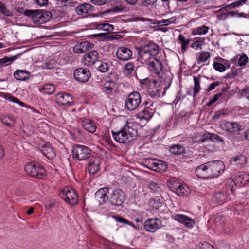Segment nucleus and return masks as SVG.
Here are the masks:
<instances>
[{"mask_svg":"<svg viewBox=\"0 0 249 249\" xmlns=\"http://www.w3.org/2000/svg\"><path fill=\"white\" fill-rule=\"evenodd\" d=\"M139 58L142 63H145L148 69L151 72L160 76L163 73L162 65L161 61L155 58L159 53L158 46L155 43L150 42L138 48Z\"/></svg>","mask_w":249,"mask_h":249,"instance_id":"nucleus-1","label":"nucleus"},{"mask_svg":"<svg viewBox=\"0 0 249 249\" xmlns=\"http://www.w3.org/2000/svg\"><path fill=\"white\" fill-rule=\"evenodd\" d=\"M131 123L127 122L125 125L117 132L112 131L113 139L120 143H127L135 138L137 130Z\"/></svg>","mask_w":249,"mask_h":249,"instance_id":"nucleus-2","label":"nucleus"},{"mask_svg":"<svg viewBox=\"0 0 249 249\" xmlns=\"http://www.w3.org/2000/svg\"><path fill=\"white\" fill-rule=\"evenodd\" d=\"M24 14L31 18L33 22L36 24H41L49 21L52 18V13L42 10H26Z\"/></svg>","mask_w":249,"mask_h":249,"instance_id":"nucleus-3","label":"nucleus"},{"mask_svg":"<svg viewBox=\"0 0 249 249\" xmlns=\"http://www.w3.org/2000/svg\"><path fill=\"white\" fill-rule=\"evenodd\" d=\"M142 162L147 168L158 172L165 171L168 168L165 162L154 159L144 158Z\"/></svg>","mask_w":249,"mask_h":249,"instance_id":"nucleus-4","label":"nucleus"},{"mask_svg":"<svg viewBox=\"0 0 249 249\" xmlns=\"http://www.w3.org/2000/svg\"><path fill=\"white\" fill-rule=\"evenodd\" d=\"M171 189L179 196H188L190 193L189 187L185 184L179 182L177 179L171 178L169 181Z\"/></svg>","mask_w":249,"mask_h":249,"instance_id":"nucleus-5","label":"nucleus"},{"mask_svg":"<svg viewBox=\"0 0 249 249\" xmlns=\"http://www.w3.org/2000/svg\"><path fill=\"white\" fill-rule=\"evenodd\" d=\"M221 126L223 130L229 132V139L231 140L236 139L239 131L241 130V126L236 123L223 121Z\"/></svg>","mask_w":249,"mask_h":249,"instance_id":"nucleus-6","label":"nucleus"},{"mask_svg":"<svg viewBox=\"0 0 249 249\" xmlns=\"http://www.w3.org/2000/svg\"><path fill=\"white\" fill-rule=\"evenodd\" d=\"M141 96L137 91L130 93L126 98L125 106L129 110H134L137 108L141 102Z\"/></svg>","mask_w":249,"mask_h":249,"instance_id":"nucleus-7","label":"nucleus"},{"mask_svg":"<svg viewBox=\"0 0 249 249\" xmlns=\"http://www.w3.org/2000/svg\"><path fill=\"white\" fill-rule=\"evenodd\" d=\"M60 197L70 205L78 203V196L75 191L70 188H64L59 194Z\"/></svg>","mask_w":249,"mask_h":249,"instance_id":"nucleus-8","label":"nucleus"},{"mask_svg":"<svg viewBox=\"0 0 249 249\" xmlns=\"http://www.w3.org/2000/svg\"><path fill=\"white\" fill-rule=\"evenodd\" d=\"M108 202L112 205L116 206H121L125 200L124 193L121 189H118L113 190L107 197Z\"/></svg>","mask_w":249,"mask_h":249,"instance_id":"nucleus-9","label":"nucleus"},{"mask_svg":"<svg viewBox=\"0 0 249 249\" xmlns=\"http://www.w3.org/2000/svg\"><path fill=\"white\" fill-rule=\"evenodd\" d=\"M91 155L90 150L86 146L76 145L72 150V155L74 159L78 160H83L88 159Z\"/></svg>","mask_w":249,"mask_h":249,"instance_id":"nucleus-10","label":"nucleus"},{"mask_svg":"<svg viewBox=\"0 0 249 249\" xmlns=\"http://www.w3.org/2000/svg\"><path fill=\"white\" fill-rule=\"evenodd\" d=\"M24 169L28 175L36 178H41L45 173V170L43 167L37 166L32 163H28L25 166Z\"/></svg>","mask_w":249,"mask_h":249,"instance_id":"nucleus-11","label":"nucleus"},{"mask_svg":"<svg viewBox=\"0 0 249 249\" xmlns=\"http://www.w3.org/2000/svg\"><path fill=\"white\" fill-rule=\"evenodd\" d=\"M209 167V161L197 166L195 170L196 175L202 178H212V172Z\"/></svg>","mask_w":249,"mask_h":249,"instance_id":"nucleus-12","label":"nucleus"},{"mask_svg":"<svg viewBox=\"0 0 249 249\" xmlns=\"http://www.w3.org/2000/svg\"><path fill=\"white\" fill-rule=\"evenodd\" d=\"M161 227V221L157 218L148 219L144 223V229L150 232H155Z\"/></svg>","mask_w":249,"mask_h":249,"instance_id":"nucleus-13","label":"nucleus"},{"mask_svg":"<svg viewBox=\"0 0 249 249\" xmlns=\"http://www.w3.org/2000/svg\"><path fill=\"white\" fill-rule=\"evenodd\" d=\"M73 75L77 81L84 83L89 80L91 75L88 69L79 68L74 71Z\"/></svg>","mask_w":249,"mask_h":249,"instance_id":"nucleus-14","label":"nucleus"},{"mask_svg":"<svg viewBox=\"0 0 249 249\" xmlns=\"http://www.w3.org/2000/svg\"><path fill=\"white\" fill-rule=\"evenodd\" d=\"M212 177H218L225 169V165L221 160H213L209 161Z\"/></svg>","mask_w":249,"mask_h":249,"instance_id":"nucleus-15","label":"nucleus"},{"mask_svg":"<svg viewBox=\"0 0 249 249\" xmlns=\"http://www.w3.org/2000/svg\"><path fill=\"white\" fill-rule=\"evenodd\" d=\"M162 89V87L157 80H153L149 84L148 93L151 97L157 98L160 96Z\"/></svg>","mask_w":249,"mask_h":249,"instance_id":"nucleus-16","label":"nucleus"},{"mask_svg":"<svg viewBox=\"0 0 249 249\" xmlns=\"http://www.w3.org/2000/svg\"><path fill=\"white\" fill-rule=\"evenodd\" d=\"M98 55V53L94 50L86 53L83 57V63L85 65H92L97 61Z\"/></svg>","mask_w":249,"mask_h":249,"instance_id":"nucleus-17","label":"nucleus"},{"mask_svg":"<svg viewBox=\"0 0 249 249\" xmlns=\"http://www.w3.org/2000/svg\"><path fill=\"white\" fill-rule=\"evenodd\" d=\"M116 55L117 58L121 61H127L132 57V53L129 49L121 47L117 49Z\"/></svg>","mask_w":249,"mask_h":249,"instance_id":"nucleus-18","label":"nucleus"},{"mask_svg":"<svg viewBox=\"0 0 249 249\" xmlns=\"http://www.w3.org/2000/svg\"><path fill=\"white\" fill-rule=\"evenodd\" d=\"M55 102L61 106H70L73 103L71 95L65 93H59L57 94L56 95Z\"/></svg>","mask_w":249,"mask_h":249,"instance_id":"nucleus-19","label":"nucleus"},{"mask_svg":"<svg viewBox=\"0 0 249 249\" xmlns=\"http://www.w3.org/2000/svg\"><path fill=\"white\" fill-rule=\"evenodd\" d=\"M75 9L78 15L85 16L90 14L93 11L94 7L89 3H84L78 6Z\"/></svg>","mask_w":249,"mask_h":249,"instance_id":"nucleus-20","label":"nucleus"},{"mask_svg":"<svg viewBox=\"0 0 249 249\" xmlns=\"http://www.w3.org/2000/svg\"><path fill=\"white\" fill-rule=\"evenodd\" d=\"M234 182L236 185H245L249 180V176L244 172H237L235 174Z\"/></svg>","mask_w":249,"mask_h":249,"instance_id":"nucleus-21","label":"nucleus"},{"mask_svg":"<svg viewBox=\"0 0 249 249\" xmlns=\"http://www.w3.org/2000/svg\"><path fill=\"white\" fill-rule=\"evenodd\" d=\"M174 219L183 223L188 228H192L195 224V222L193 219L184 215L176 214L174 216Z\"/></svg>","mask_w":249,"mask_h":249,"instance_id":"nucleus-22","label":"nucleus"},{"mask_svg":"<svg viewBox=\"0 0 249 249\" xmlns=\"http://www.w3.org/2000/svg\"><path fill=\"white\" fill-rule=\"evenodd\" d=\"M101 164L100 159L98 157L94 158L92 161L89 162L88 165V171L90 174H95L99 169Z\"/></svg>","mask_w":249,"mask_h":249,"instance_id":"nucleus-23","label":"nucleus"},{"mask_svg":"<svg viewBox=\"0 0 249 249\" xmlns=\"http://www.w3.org/2000/svg\"><path fill=\"white\" fill-rule=\"evenodd\" d=\"M40 151L42 154L49 159H53L55 157L53 148L49 144L42 146Z\"/></svg>","mask_w":249,"mask_h":249,"instance_id":"nucleus-24","label":"nucleus"},{"mask_svg":"<svg viewBox=\"0 0 249 249\" xmlns=\"http://www.w3.org/2000/svg\"><path fill=\"white\" fill-rule=\"evenodd\" d=\"M93 27L98 30H102L109 34L114 30L113 26L108 23L95 22L93 24Z\"/></svg>","mask_w":249,"mask_h":249,"instance_id":"nucleus-25","label":"nucleus"},{"mask_svg":"<svg viewBox=\"0 0 249 249\" xmlns=\"http://www.w3.org/2000/svg\"><path fill=\"white\" fill-rule=\"evenodd\" d=\"M108 192V188L104 187L101 188L96 193L95 196L97 199L100 203L106 202L107 200V194Z\"/></svg>","mask_w":249,"mask_h":249,"instance_id":"nucleus-26","label":"nucleus"},{"mask_svg":"<svg viewBox=\"0 0 249 249\" xmlns=\"http://www.w3.org/2000/svg\"><path fill=\"white\" fill-rule=\"evenodd\" d=\"M30 73L27 71L18 70L14 73V77L18 80L25 81L30 77Z\"/></svg>","mask_w":249,"mask_h":249,"instance_id":"nucleus-27","label":"nucleus"},{"mask_svg":"<svg viewBox=\"0 0 249 249\" xmlns=\"http://www.w3.org/2000/svg\"><path fill=\"white\" fill-rule=\"evenodd\" d=\"M83 127L89 132L93 133L95 131L96 126L93 121L85 118L82 122Z\"/></svg>","mask_w":249,"mask_h":249,"instance_id":"nucleus-28","label":"nucleus"},{"mask_svg":"<svg viewBox=\"0 0 249 249\" xmlns=\"http://www.w3.org/2000/svg\"><path fill=\"white\" fill-rule=\"evenodd\" d=\"M231 162L233 165L241 166L246 163L247 159L245 156L238 155L232 158Z\"/></svg>","mask_w":249,"mask_h":249,"instance_id":"nucleus-29","label":"nucleus"},{"mask_svg":"<svg viewBox=\"0 0 249 249\" xmlns=\"http://www.w3.org/2000/svg\"><path fill=\"white\" fill-rule=\"evenodd\" d=\"M116 84L111 81H107L102 88L103 91L107 94H111L116 89Z\"/></svg>","mask_w":249,"mask_h":249,"instance_id":"nucleus-30","label":"nucleus"},{"mask_svg":"<svg viewBox=\"0 0 249 249\" xmlns=\"http://www.w3.org/2000/svg\"><path fill=\"white\" fill-rule=\"evenodd\" d=\"M158 77L161 79L160 81V84L161 87L162 88L164 86L163 89H164V92H165L166 90L168 89L171 85V81L170 78L166 74H164L163 73H162L160 76Z\"/></svg>","mask_w":249,"mask_h":249,"instance_id":"nucleus-31","label":"nucleus"},{"mask_svg":"<svg viewBox=\"0 0 249 249\" xmlns=\"http://www.w3.org/2000/svg\"><path fill=\"white\" fill-rule=\"evenodd\" d=\"M185 148L180 144H175L170 148V151L174 155H179L185 152Z\"/></svg>","mask_w":249,"mask_h":249,"instance_id":"nucleus-32","label":"nucleus"},{"mask_svg":"<svg viewBox=\"0 0 249 249\" xmlns=\"http://www.w3.org/2000/svg\"><path fill=\"white\" fill-rule=\"evenodd\" d=\"M1 120L4 125L10 128L14 125L15 122L14 118L9 116H3L1 117Z\"/></svg>","mask_w":249,"mask_h":249,"instance_id":"nucleus-33","label":"nucleus"},{"mask_svg":"<svg viewBox=\"0 0 249 249\" xmlns=\"http://www.w3.org/2000/svg\"><path fill=\"white\" fill-rule=\"evenodd\" d=\"M153 112L151 110L149 111V109L146 108L144 109L141 113L139 115L140 120H145L147 121L149 120L153 116Z\"/></svg>","mask_w":249,"mask_h":249,"instance_id":"nucleus-34","label":"nucleus"},{"mask_svg":"<svg viewBox=\"0 0 249 249\" xmlns=\"http://www.w3.org/2000/svg\"><path fill=\"white\" fill-rule=\"evenodd\" d=\"M193 78L194 81V87L193 96L194 98H195L196 96L197 93L199 92L201 88L200 86L199 78L196 76H194Z\"/></svg>","mask_w":249,"mask_h":249,"instance_id":"nucleus-35","label":"nucleus"},{"mask_svg":"<svg viewBox=\"0 0 249 249\" xmlns=\"http://www.w3.org/2000/svg\"><path fill=\"white\" fill-rule=\"evenodd\" d=\"M41 91H43L44 94H51L55 90V88L52 84H45L40 89Z\"/></svg>","mask_w":249,"mask_h":249,"instance_id":"nucleus-36","label":"nucleus"},{"mask_svg":"<svg viewBox=\"0 0 249 249\" xmlns=\"http://www.w3.org/2000/svg\"><path fill=\"white\" fill-rule=\"evenodd\" d=\"M176 20L177 18L176 17H173L167 19H163L160 21H159L157 22V24L158 26H167L175 23Z\"/></svg>","mask_w":249,"mask_h":249,"instance_id":"nucleus-37","label":"nucleus"},{"mask_svg":"<svg viewBox=\"0 0 249 249\" xmlns=\"http://www.w3.org/2000/svg\"><path fill=\"white\" fill-rule=\"evenodd\" d=\"M208 27L205 26H202L195 28L193 31V34L199 35H205L208 32Z\"/></svg>","mask_w":249,"mask_h":249,"instance_id":"nucleus-38","label":"nucleus"},{"mask_svg":"<svg viewBox=\"0 0 249 249\" xmlns=\"http://www.w3.org/2000/svg\"><path fill=\"white\" fill-rule=\"evenodd\" d=\"M18 57V55H15L11 57H4V58L0 59V64L1 65L7 66L12 63L15 61Z\"/></svg>","mask_w":249,"mask_h":249,"instance_id":"nucleus-39","label":"nucleus"},{"mask_svg":"<svg viewBox=\"0 0 249 249\" xmlns=\"http://www.w3.org/2000/svg\"><path fill=\"white\" fill-rule=\"evenodd\" d=\"M178 40L181 42V50L184 52L186 51L187 45L189 43L190 40L189 39H186L185 37L181 34H180L178 36Z\"/></svg>","mask_w":249,"mask_h":249,"instance_id":"nucleus-40","label":"nucleus"},{"mask_svg":"<svg viewBox=\"0 0 249 249\" xmlns=\"http://www.w3.org/2000/svg\"><path fill=\"white\" fill-rule=\"evenodd\" d=\"M225 200V196L222 192L216 193L213 197V201L220 204L223 203Z\"/></svg>","mask_w":249,"mask_h":249,"instance_id":"nucleus-41","label":"nucleus"},{"mask_svg":"<svg viewBox=\"0 0 249 249\" xmlns=\"http://www.w3.org/2000/svg\"><path fill=\"white\" fill-rule=\"evenodd\" d=\"M148 187L153 192H158L160 190V184L156 181H151L148 182Z\"/></svg>","mask_w":249,"mask_h":249,"instance_id":"nucleus-42","label":"nucleus"},{"mask_svg":"<svg viewBox=\"0 0 249 249\" xmlns=\"http://www.w3.org/2000/svg\"><path fill=\"white\" fill-rule=\"evenodd\" d=\"M4 98L6 100H9L13 103H17L20 105L21 106H24L25 104L20 101L18 99H17L16 97L12 96L10 94L7 93L4 95Z\"/></svg>","mask_w":249,"mask_h":249,"instance_id":"nucleus-43","label":"nucleus"},{"mask_svg":"<svg viewBox=\"0 0 249 249\" xmlns=\"http://www.w3.org/2000/svg\"><path fill=\"white\" fill-rule=\"evenodd\" d=\"M213 134L207 133L203 134L198 140V142H204L208 141L213 142Z\"/></svg>","mask_w":249,"mask_h":249,"instance_id":"nucleus-44","label":"nucleus"},{"mask_svg":"<svg viewBox=\"0 0 249 249\" xmlns=\"http://www.w3.org/2000/svg\"><path fill=\"white\" fill-rule=\"evenodd\" d=\"M210 57V55L208 52H202L197 59V63L206 62Z\"/></svg>","mask_w":249,"mask_h":249,"instance_id":"nucleus-45","label":"nucleus"},{"mask_svg":"<svg viewBox=\"0 0 249 249\" xmlns=\"http://www.w3.org/2000/svg\"><path fill=\"white\" fill-rule=\"evenodd\" d=\"M0 12L5 16L11 17L13 16V13L11 11L9 10L4 4L0 1Z\"/></svg>","mask_w":249,"mask_h":249,"instance_id":"nucleus-46","label":"nucleus"},{"mask_svg":"<svg viewBox=\"0 0 249 249\" xmlns=\"http://www.w3.org/2000/svg\"><path fill=\"white\" fill-rule=\"evenodd\" d=\"M248 61V57L245 54H243L240 56L238 61V64L240 66H244L246 65Z\"/></svg>","mask_w":249,"mask_h":249,"instance_id":"nucleus-47","label":"nucleus"},{"mask_svg":"<svg viewBox=\"0 0 249 249\" xmlns=\"http://www.w3.org/2000/svg\"><path fill=\"white\" fill-rule=\"evenodd\" d=\"M113 218L117 222H118L119 223H124L125 224L131 226L134 228H136V226L133 223L131 222L130 221L125 219L117 216H114Z\"/></svg>","mask_w":249,"mask_h":249,"instance_id":"nucleus-48","label":"nucleus"},{"mask_svg":"<svg viewBox=\"0 0 249 249\" xmlns=\"http://www.w3.org/2000/svg\"><path fill=\"white\" fill-rule=\"evenodd\" d=\"M213 66L214 69L215 70H216L219 72H223L226 70V68H225V67L224 66V65L223 64L220 63L214 62L213 64Z\"/></svg>","mask_w":249,"mask_h":249,"instance_id":"nucleus-49","label":"nucleus"},{"mask_svg":"<svg viewBox=\"0 0 249 249\" xmlns=\"http://www.w3.org/2000/svg\"><path fill=\"white\" fill-rule=\"evenodd\" d=\"M54 65H55L54 61L53 60H50L45 62L44 63L43 67L45 69H52L54 67Z\"/></svg>","mask_w":249,"mask_h":249,"instance_id":"nucleus-50","label":"nucleus"},{"mask_svg":"<svg viewBox=\"0 0 249 249\" xmlns=\"http://www.w3.org/2000/svg\"><path fill=\"white\" fill-rule=\"evenodd\" d=\"M213 247L207 242L198 245L196 249H213Z\"/></svg>","mask_w":249,"mask_h":249,"instance_id":"nucleus-51","label":"nucleus"},{"mask_svg":"<svg viewBox=\"0 0 249 249\" xmlns=\"http://www.w3.org/2000/svg\"><path fill=\"white\" fill-rule=\"evenodd\" d=\"M73 51L77 53H81L85 52V50L82 47L81 43H80L73 47Z\"/></svg>","mask_w":249,"mask_h":249,"instance_id":"nucleus-52","label":"nucleus"},{"mask_svg":"<svg viewBox=\"0 0 249 249\" xmlns=\"http://www.w3.org/2000/svg\"><path fill=\"white\" fill-rule=\"evenodd\" d=\"M226 113L224 109L220 110L215 111L213 116L214 119H218L220 118L223 117L225 116Z\"/></svg>","mask_w":249,"mask_h":249,"instance_id":"nucleus-53","label":"nucleus"},{"mask_svg":"<svg viewBox=\"0 0 249 249\" xmlns=\"http://www.w3.org/2000/svg\"><path fill=\"white\" fill-rule=\"evenodd\" d=\"M222 94L221 93H219L218 94H215L213 98L212 99L209 101V102L207 103V105L208 106H211L212 104L214 103L215 102H216L220 97H221Z\"/></svg>","mask_w":249,"mask_h":249,"instance_id":"nucleus-54","label":"nucleus"},{"mask_svg":"<svg viewBox=\"0 0 249 249\" xmlns=\"http://www.w3.org/2000/svg\"><path fill=\"white\" fill-rule=\"evenodd\" d=\"M108 69V64L105 62H100L98 66V70L99 71L104 72H106Z\"/></svg>","mask_w":249,"mask_h":249,"instance_id":"nucleus-55","label":"nucleus"},{"mask_svg":"<svg viewBox=\"0 0 249 249\" xmlns=\"http://www.w3.org/2000/svg\"><path fill=\"white\" fill-rule=\"evenodd\" d=\"M36 4L39 6H45L48 4V0H33Z\"/></svg>","mask_w":249,"mask_h":249,"instance_id":"nucleus-56","label":"nucleus"},{"mask_svg":"<svg viewBox=\"0 0 249 249\" xmlns=\"http://www.w3.org/2000/svg\"><path fill=\"white\" fill-rule=\"evenodd\" d=\"M220 142L221 143H224V141L223 138L217 134H213V142Z\"/></svg>","mask_w":249,"mask_h":249,"instance_id":"nucleus-57","label":"nucleus"},{"mask_svg":"<svg viewBox=\"0 0 249 249\" xmlns=\"http://www.w3.org/2000/svg\"><path fill=\"white\" fill-rule=\"evenodd\" d=\"M241 94L242 96L246 97L247 99H249V87H247L243 89L242 91Z\"/></svg>","mask_w":249,"mask_h":249,"instance_id":"nucleus-58","label":"nucleus"},{"mask_svg":"<svg viewBox=\"0 0 249 249\" xmlns=\"http://www.w3.org/2000/svg\"><path fill=\"white\" fill-rule=\"evenodd\" d=\"M247 0H238L231 3V6L232 7H239L245 3Z\"/></svg>","mask_w":249,"mask_h":249,"instance_id":"nucleus-59","label":"nucleus"},{"mask_svg":"<svg viewBox=\"0 0 249 249\" xmlns=\"http://www.w3.org/2000/svg\"><path fill=\"white\" fill-rule=\"evenodd\" d=\"M202 43L203 41H196L192 44L191 47L195 49H197L199 48L201 49Z\"/></svg>","mask_w":249,"mask_h":249,"instance_id":"nucleus-60","label":"nucleus"},{"mask_svg":"<svg viewBox=\"0 0 249 249\" xmlns=\"http://www.w3.org/2000/svg\"><path fill=\"white\" fill-rule=\"evenodd\" d=\"M90 1L94 4L97 5H103L107 2V0H90Z\"/></svg>","mask_w":249,"mask_h":249,"instance_id":"nucleus-61","label":"nucleus"},{"mask_svg":"<svg viewBox=\"0 0 249 249\" xmlns=\"http://www.w3.org/2000/svg\"><path fill=\"white\" fill-rule=\"evenodd\" d=\"M125 69L128 73H131L134 70V65L132 63H128L125 65Z\"/></svg>","mask_w":249,"mask_h":249,"instance_id":"nucleus-62","label":"nucleus"},{"mask_svg":"<svg viewBox=\"0 0 249 249\" xmlns=\"http://www.w3.org/2000/svg\"><path fill=\"white\" fill-rule=\"evenodd\" d=\"M81 43L82 47L85 49V51H86V50L87 49L91 48L93 46V44H91L87 41L83 42H81Z\"/></svg>","mask_w":249,"mask_h":249,"instance_id":"nucleus-63","label":"nucleus"},{"mask_svg":"<svg viewBox=\"0 0 249 249\" xmlns=\"http://www.w3.org/2000/svg\"><path fill=\"white\" fill-rule=\"evenodd\" d=\"M122 37L120 35H108L107 40L111 41L114 39H118Z\"/></svg>","mask_w":249,"mask_h":249,"instance_id":"nucleus-64","label":"nucleus"}]
</instances>
